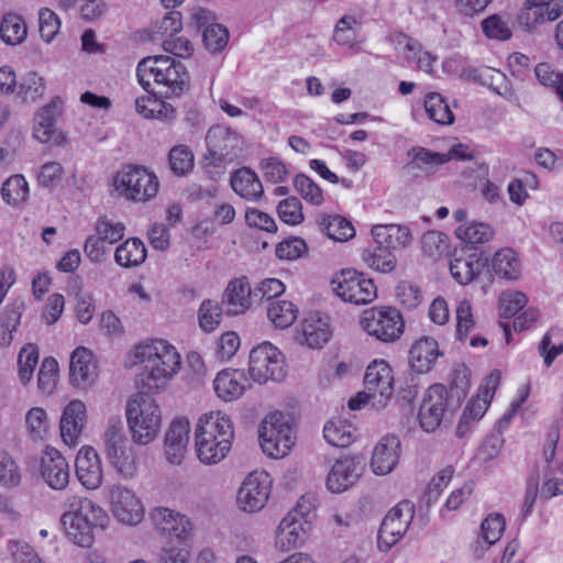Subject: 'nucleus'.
I'll use <instances>...</instances> for the list:
<instances>
[{"label": "nucleus", "instance_id": "nucleus-1", "mask_svg": "<svg viewBox=\"0 0 563 563\" xmlns=\"http://www.w3.org/2000/svg\"><path fill=\"white\" fill-rule=\"evenodd\" d=\"M134 357L141 363H147L146 369L137 378V387L142 394L164 390L181 364L179 353L165 340L136 345Z\"/></svg>", "mask_w": 563, "mask_h": 563}, {"label": "nucleus", "instance_id": "nucleus-2", "mask_svg": "<svg viewBox=\"0 0 563 563\" xmlns=\"http://www.w3.org/2000/svg\"><path fill=\"white\" fill-rule=\"evenodd\" d=\"M136 75L147 92L162 98L179 97L190 88L189 74L185 66L169 56L143 58L137 65Z\"/></svg>", "mask_w": 563, "mask_h": 563}, {"label": "nucleus", "instance_id": "nucleus-3", "mask_svg": "<svg viewBox=\"0 0 563 563\" xmlns=\"http://www.w3.org/2000/svg\"><path fill=\"white\" fill-rule=\"evenodd\" d=\"M66 510L60 521L67 538L76 545L90 548L98 530H104L109 522L107 512L95 501L84 496L67 498Z\"/></svg>", "mask_w": 563, "mask_h": 563}, {"label": "nucleus", "instance_id": "nucleus-4", "mask_svg": "<svg viewBox=\"0 0 563 563\" xmlns=\"http://www.w3.org/2000/svg\"><path fill=\"white\" fill-rule=\"evenodd\" d=\"M233 426L220 411L203 415L196 428L195 446L199 461L206 465L221 462L232 448Z\"/></svg>", "mask_w": 563, "mask_h": 563}, {"label": "nucleus", "instance_id": "nucleus-5", "mask_svg": "<svg viewBox=\"0 0 563 563\" xmlns=\"http://www.w3.org/2000/svg\"><path fill=\"white\" fill-rule=\"evenodd\" d=\"M466 373L467 369H463V377L460 382L454 380L450 390L441 384L428 388L419 409V422L424 431L438 429L446 415L454 411L467 396L470 382Z\"/></svg>", "mask_w": 563, "mask_h": 563}, {"label": "nucleus", "instance_id": "nucleus-6", "mask_svg": "<svg viewBox=\"0 0 563 563\" xmlns=\"http://www.w3.org/2000/svg\"><path fill=\"white\" fill-rule=\"evenodd\" d=\"M150 394H142L129 402L126 407V420L134 443L146 445L154 441L162 424V413Z\"/></svg>", "mask_w": 563, "mask_h": 563}, {"label": "nucleus", "instance_id": "nucleus-7", "mask_svg": "<svg viewBox=\"0 0 563 563\" xmlns=\"http://www.w3.org/2000/svg\"><path fill=\"white\" fill-rule=\"evenodd\" d=\"M113 185L125 199L144 202L154 198L159 188L157 176L143 166H126L117 173Z\"/></svg>", "mask_w": 563, "mask_h": 563}, {"label": "nucleus", "instance_id": "nucleus-8", "mask_svg": "<svg viewBox=\"0 0 563 563\" xmlns=\"http://www.w3.org/2000/svg\"><path fill=\"white\" fill-rule=\"evenodd\" d=\"M258 440L263 452L273 459L288 454L294 445L292 429L282 412L265 417L258 429Z\"/></svg>", "mask_w": 563, "mask_h": 563}, {"label": "nucleus", "instance_id": "nucleus-9", "mask_svg": "<svg viewBox=\"0 0 563 563\" xmlns=\"http://www.w3.org/2000/svg\"><path fill=\"white\" fill-rule=\"evenodd\" d=\"M361 325L369 335L388 343L400 338L405 321L398 309L382 306L363 311Z\"/></svg>", "mask_w": 563, "mask_h": 563}, {"label": "nucleus", "instance_id": "nucleus-10", "mask_svg": "<svg viewBox=\"0 0 563 563\" xmlns=\"http://www.w3.org/2000/svg\"><path fill=\"white\" fill-rule=\"evenodd\" d=\"M249 374L254 382H279L286 376L283 354L269 342L254 347L250 353Z\"/></svg>", "mask_w": 563, "mask_h": 563}, {"label": "nucleus", "instance_id": "nucleus-11", "mask_svg": "<svg viewBox=\"0 0 563 563\" xmlns=\"http://www.w3.org/2000/svg\"><path fill=\"white\" fill-rule=\"evenodd\" d=\"M332 285L336 296L357 306L369 303L377 297L373 280L355 269H342L332 279Z\"/></svg>", "mask_w": 563, "mask_h": 563}, {"label": "nucleus", "instance_id": "nucleus-12", "mask_svg": "<svg viewBox=\"0 0 563 563\" xmlns=\"http://www.w3.org/2000/svg\"><path fill=\"white\" fill-rule=\"evenodd\" d=\"M415 516V505L402 500L385 516L378 530V547L388 551L408 530Z\"/></svg>", "mask_w": 563, "mask_h": 563}, {"label": "nucleus", "instance_id": "nucleus-13", "mask_svg": "<svg viewBox=\"0 0 563 563\" xmlns=\"http://www.w3.org/2000/svg\"><path fill=\"white\" fill-rule=\"evenodd\" d=\"M206 142L208 152L205 161H210L214 167H221L227 161L232 162L241 152V139L229 128H211L207 133Z\"/></svg>", "mask_w": 563, "mask_h": 563}, {"label": "nucleus", "instance_id": "nucleus-14", "mask_svg": "<svg viewBox=\"0 0 563 563\" xmlns=\"http://www.w3.org/2000/svg\"><path fill=\"white\" fill-rule=\"evenodd\" d=\"M407 162L402 166V174L411 181L431 178L440 167L448 163V157L440 152L416 145L407 151Z\"/></svg>", "mask_w": 563, "mask_h": 563}, {"label": "nucleus", "instance_id": "nucleus-15", "mask_svg": "<svg viewBox=\"0 0 563 563\" xmlns=\"http://www.w3.org/2000/svg\"><path fill=\"white\" fill-rule=\"evenodd\" d=\"M364 386L372 394L374 405L385 407L394 394V375L384 360L373 361L366 368Z\"/></svg>", "mask_w": 563, "mask_h": 563}, {"label": "nucleus", "instance_id": "nucleus-16", "mask_svg": "<svg viewBox=\"0 0 563 563\" xmlns=\"http://www.w3.org/2000/svg\"><path fill=\"white\" fill-rule=\"evenodd\" d=\"M271 488L266 472H253L242 483L238 492V504L245 512L261 510L268 500Z\"/></svg>", "mask_w": 563, "mask_h": 563}, {"label": "nucleus", "instance_id": "nucleus-17", "mask_svg": "<svg viewBox=\"0 0 563 563\" xmlns=\"http://www.w3.org/2000/svg\"><path fill=\"white\" fill-rule=\"evenodd\" d=\"M110 504L113 516L122 523L135 526L144 516V508L134 493L121 485L110 489Z\"/></svg>", "mask_w": 563, "mask_h": 563}, {"label": "nucleus", "instance_id": "nucleus-18", "mask_svg": "<svg viewBox=\"0 0 563 563\" xmlns=\"http://www.w3.org/2000/svg\"><path fill=\"white\" fill-rule=\"evenodd\" d=\"M155 529L165 537L187 540L192 530L190 519L169 508L156 507L150 512Z\"/></svg>", "mask_w": 563, "mask_h": 563}, {"label": "nucleus", "instance_id": "nucleus-19", "mask_svg": "<svg viewBox=\"0 0 563 563\" xmlns=\"http://www.w3.org/2000/svg\"><path fill=\"white\" fill-rule=\"evenodd\" d=\"M364 464L357 457L338 460L327 477V487L332 493H342L353 486L361 477Z\"/></svg>", "mask_w": 563, "mask_h": 563}, {"label": "nucleus", "instance_id": "nucleus-20", "mask_svg": "<svg viewBox=\"0 0 563 563\" xmlns=\"http://www.w3.org/2000/svg\"><path fill=\"white\" fill-rule=\"evenodd\" d=\"M41 475L53 489H64L69 483V465L60 452L47 446L41 460Z\"/></svg>", "mask_w": 563, "mask_h": 563}, {"label": "nucleus", "instance_id": "nucleus-21", "mask_svg": "<svg viewBox=\"0 0 563 563\" xmlns=\"http://www.w3.org/2000/svg\"><path fill=\"white\" fill-rule=\"evenodd\" d=\"M87 419L86 406L81 400H71L63 410L59 430L65 444L75 446L85 428Z\"/></svg>", "mask_w": 563, "mask_h": 563}, {"label": "nucleus", "instance_id": "nucleus-22", "mask_svg": "<svg viewBox=\"0 0 563 563\" xmlns=\"http://www.w3.org/2000/svg\"><path fill=\"white\" fill-rule=\"evenodd\" d=\"M98 377L97 364L90 350L79 346L70 356L69 379L79 388L91 386Z\"/></svg>", "mask_w": 563, "mask_h": 563}, {"label": "nucleus", "instance_id": "nucleus-23", "mask_svg": "<svg viewBox=\"0 0 563 563\" xmlns=\"http://www.w3.org/2000/svg\"><path fill=\"white\" fill-rule=\"evenodd\" d=\"M190 424L186 418H177L165 434V454L170 464L179 465L185 459L189 441Z\"/></svg>", "mask_w": 563, "mask_h": 563}, {"label": "nucleus", "instance_id": "nucleus-24", "mask_svg": "<svg viewBox=\"0 0 563 563\" xmlns=\"http://www.w3.org/2000/svg\"><path fill=\"white\" fill-rule=\"evenodd\" d=\"M76 475L88 489H96L102 483V467L97 451L91 446L81 448L76 456Z\"/></svg>", "mask_w": 563, "mask_h": 563}, {"label": "nucleus", "instance_id": "nucleus-25", "mask_svg": "<svg viewBox=\"0 0 563 563\" xmlns=\"http://www.w3.org/2000/svg\"><path fill=\"white\" fill-rule=\"evenodd\" d=\"M399 438L396 435H385L374 448L371 466L375 474L386 475L396 467L399 462Z\"/></svg>", "mask_w": 563, "mask_h": 563}, {"label": "nucleus", "instance_id": "nucleus-26", "mask_svg": "<svg viewBox=\"0 0 563 563\" xmlns=\"http://www.w3.org/2000/svg\"><path fill=\"white\" fill-rule=\"evenodd\" d=\"M310 529L308 521H299L292 516H286L277 528L276 547L283 552L291 551L305 542Z\"/></svg>", "mask_w": 563, "mask_h": 563}, {"label": "nucleus", "instance_id": "nucleus-27", "mask_svg": "<svg viewBox=\"0 0 563 563\" xmlns=\"http://www.w3.org/2000/svg\"><path fill=\"white\" fill-rule=\"evenodd\" d=\"M250 386L243 371L225 368L218 373L213 388L219 398L232 401L240 398Z\"/></svg>", "mask_w": 563, "mask_h": 563}, {"label": "nucleus", "instance_id": "nucleus-28", "mask_svg": "<svg viewBox=\"0 0 563 563\" xmlns=\"http://www.w3.org/2000/svg\"><path fill=\"white\" fill-rule=\"evenodd\" d=\"M253 301V289L246 277L231 280L222 298V303L225 306L229 314L244 313Z\"/></svg>", "mask_w": 563, "mask_h": 563}, {"label": "nucleus", "instance_id": "nucleus-29", "mask_svg": "<svg viewBox=\"0 0 563 563\" xmlns=\"http://www.w3.org/2000/svg\"><path fill=\"white\" fill-rule=\"evenodd\" d=\"M439 356H442L439 344L430 336H423L415 341L409 351L410 365L418 373H428Z\"/></svg>", "mask_w": 563, "mask_h": 563}, {"label": "nucleus", "instance_id": "nucleus-30", "mask_svg": "<svg viewBox=\"0 0 563 563\" xmlns=\"http://www.w3.org/2000/svg\"><path fill=\"white\" fill-rule=\"evenodd\" d=\"M330 336L331 330L328 322L320 317L311 316L302 323L301 330L296 334V340L311 349H320L329 341Z\"/></svg>", "mask_w": 563, "mask_h": 563}, {"label": "nucleus", "instance_id": "nucleus-31", "mask_svg": "<svg viewBox=\"0 0 563 563\" xmlns=\"http://www.w3.org/2000/svg\"><path fill=\"white\" fill-rule=\"evenodd\" d=\"M374 240L391 251L406 247L411 241L410 230L399 224H379L372 229Z\"/></svg>", "mask_w": 563, "mask_h": 563}, {"label": "nucleus", "instance_id": "nucleus-32", "mask_svg": "<svg viewBox=\"0 0 563 563\" xmlns=\"http://www.w3.org/2000/svg\"><path fill=\"white\" fill-rule=\"evenodd\" d=\"M230 183L233 191L246 200L256 201L264 194L261 180L250 168L234 172Z\"/></svg>", "mask_w": 563, "mask_h": 563}, {"label": "nucleus", "instance_id": "nucleus-33", "mask_svg": "<svg viewBox=\"0 0 563 563\" xmlns=\"http://www.w3.org/2000/svg\"><path fill=\"white\" fill-rule=\"evenodd\" d=\"M363 15L361 13L344 14L335 24L333 40L339 45L354 47L361 33Z\"/></svg>", "mask_w": 563, "mask_h": 563}, {"label": "nucleus", "instance_id": "nucleus-34", "mask_svg": "<svg viewBox=\"0 0 563 563\" xmlns=\"http://www.w3.org/2000/svg\"><path fill=\"white\" fill-rule=\"evenodd\" d=\"M62 102L56 99L45 106L35 117L34 137L41 143L48 142L54 132Z\"/></svg>", "mask_w": 563, "mask_h": 563}, {"label": "nucleus", "instance_id": "nucleus-35", "mask_svg": "<svg viewBox=\"0 0 563 563\" xmlns=\"http://www.w3.org/2000/svg\"><path fill=\"white\" fill-rule=\"evenodd\" d=\"M323 437L332 446L347 448L356 439V429L346 420L333 419L325 423Z\"/></svg>", "mask_w": 563, "mask_h": 563}, {"label": "nucleus", "instance_id": "nucleus-36", "mask_svg": "<svg viewBox=\"0 0 563 563\" xmlns=\"http://www.w3.org/2000/svg\"><path fill=\"white\" fill-rule=\"evenodd\" d=\"M362 258L368 267L380 273L393 272L397 264L394 251L375 240L374 245L363 251Z\"/></svg>", "mask_w": 563, "mask_h": 563}, {"label": "nucleus", "instance_id": "nucleus-37", "mask_svg": "<svg viewBox=\"0 0 563 563\" xmlns=\"http://www.w3.org/2000/svg\"><path fill=\"white\" fill-rule=\"evenodd\" d=\"M486 264L487 258L481 260L475 255H470L466 258L454 256L450 262V272L459 284L467 285L479 274Z\"/></svg>", "mask_w": 563, "mask_h": 563}, {"label": "nucleus", "instance_id": "nucleus-38", "mask_svg": "<svg viewBox=\"0 0 563 563\" xmlns=\"http://www.w3.org/2000/svg\"><path fill=\"white\" fill-rule=\"evenodd\" d=\"M146 258V247L136 238L129 239L120 244L114 252V261L118 265L130 268L141 265Z\"/></svg>", "mask_w": 563, "mask_h": 563}, {"label": "nucleus", "instance_id": "nucleus-39", "mask_svg": "<svg viewBox=\"0 0 563 563\" xmlns=\"http://www.w3.org/2000/svg\"><path fill=\"white\" fill-rule=\"evenodd\" d=\"M496 275L508 280L517 279L521 274V264L512 249L504 247L497 251L492 261Z\"/></svg>", "mask_w": 563, "mask_h": 563}, {"label": "nucleus", "instance_id": "nucleus-40", "mask_svg": "<svg viewBox=\"0 0 563 563\" xmlns=\"http://www.w3.org/2000/svg\"><path fill=\"white\" fill-rule=\"evenodd\" d=\"M426 112L432 121L442 125H450L454 122V114L442 95L430 92L424 99Z\"/></svg>", "mask_w": 563, "mask_h": 563}, {"label": "nucleus", "instance_id": "nucleus-41", "mask_svg": "<svg viewBox=\"0 0 563 563\" xmlns=\"http://www.w3.org/2000/svg\"><path fill=\"white\" fill-rule=\"evenodd\" d=\"M0 192L8 205L18 207L27 200L29 184L22 175H13L2 184Z\"/></svg>", "mask_w": 563, "mask_h": 563}, {"label": "nucleus", "instance_id": "nucleus-42", "mask_svg": "<svg viewBox=\"0 0 563 563\" xmlns=\"http://www.w3.org/2000/svg\"><path fill=\"white\" fill-rule=\"evenodd\" d=\"M103 443L104 454L107 457L115 455V453L129 446L124 433V426L120 419L111 418L108 421L107 430L103 435Z\"/></svg>", "mask_w": 563, "mask_h": 563}, {"label": "nucleus", "instance_id": "nucleus-43", "mask_svg": "<svg viewBox=\"0 0 563 563\" xmlns=\"http://www.w3.org/2000/svg\"><path fill=\"white\" fill-rule=\"evenodd\" d=\"M27 31L23 19L16 14H7L0 24V37L10 45L22 43L26 37Z\"/></svg>", "mask_w": 563, "mask_h": 563}, {"label": "nucleus", "instance_id": "nucleus-44", "mask_svg": "<svg viewBox=\"0 0 563 563\" xmlns=\"http://www.w3.org/2000/svg\"><path fill=\"white\" fill-rule=\"evenodd\" d=\"M455 234L459 239L475 249L477 244L490 241L494 231L487 223L472 222L457 228Z\"/></svg>", "mask_w": 563, "mask_h": 563}, {"label": "nucleus", "instance_id": "nucleus-45", "mask_svg": "<svg viewBox=\"0 0 563 563\" xmlns=\"http://www.w3.org/2000/svg\"><path fill=\"white\" fill-rule=\"evenodd\" d=\"M322 231L332 240L344 242L355 235L352 223L340 216H328L320 223Z\"/></svg>", "mask_w": 563, "mask_h": 563}, {"label": "nucleus", "instance_id": "nucleus-46", "mask_svg": "<svg viewBox=\"0 0 563 563\" xmlns=\"http://www.w3.org/2000/svg\"><path fill=\"white\" fill-rule=\"evenodd\" d=\"M298 309L287 300L274 301L267 308L268 319L278 328L290 327L297 319Z\"/></svg>", "mask_w": 563, "mask_h": 563}, {"label": "nucleus", "instance_id": "nucleus-47", "mask_svg": "<svg viewBox=\"0 0 563 563\" xmlns=\"http://www.w3.org/2000/svg\"><path fill=\"white\" fill-rule=\"evenodd\" d=\"M194 162V154L187 145H175L168 153L169 167L177 176H185L191 172Z\"/></svg>", "mask_w": 563, "mask_h": 563}, {"label": "nucleus", "instance_id": "nucleus-48", "mask_svg": "<svg viewBox=\"0 0 563 563\" xmlns=\"http://www.w3.org/2000/svg\"><path fill=\"white\" fill-rule=\"evenodd\" d=\"M489 404L490 401H486V398L479 394H477L468 401L456 428V433L459 437H463V434L468 429L470 422L477 421L484 416Z\"/></svg>", "mask_w": 563, "mask_h": 563}, {"label": "nucleus", "instance_id": "nucleus-49", "mask_svg": "<svg viewBox=\"0 0 563 563\" xmlns=\"http://www.w3.org/2000/svg\"><path fill=\"white\" fill-rule=\"evenodd\" d=\"M25 426L33 440H43L49 429L46 411L42 407H33L25 415Z\"/></svg>", "mask_w": 563, "mask_h": 563}, {"label": "nucleus", "instance_id": "nucleus-50", "mask_svg": "<svg viewBox=\"0 0 563 563\" xmlns=\"http://www.w3.org/2000/svg\"><path fill=\"white\" fill-rule=\"evenodd\" d=\"M482 29L488 38L507 41L511 37L512 31L507 16L493 14L482 21Z\"/></svg>", "mask_w": 563, "mask_h": 563}, {"label": "nucleus", "instance_id": "nucleus-51", "mask_svg": "<svg viewBox=\"0 0 563 563\" xmlns=\"http://www.w3.org/2000/svg\"><path fill=\"white\" fill-rule=\"evenodd\" d=\"M222 319V308L218 301L203 300L198 310L199 327L207 333L217 329Z\"/></svg>", "mask_w": 563, "mask_h": 563}, {"label": "nucleus", "instance_id": "nucleus-52", "mask_svg": "<svg viewBox=\"0 0 563 563\" xmlns=\"http://www.w3.org/2000/svg\"><path fill=\"white\" fill-rule=\"evenodd\" d=\"M107 459L117 470V472L123 477L131 478L136 474V453L132 446H126L125 449L115 453V455H111Z\"/></svg>", "mask_w": 563, "mask_h": 563}, {"label": "nucleus", "instance_id": "nucleus-53", "mask_svg": "<svg viewBox=\"0 0 563 563\" xmlns=\"http://www.w3.org/2000/svg\"><path fill=\"white\" fill-rule=\"evenodd\" d=\"M19 377L23 384L32 378L35 366L38 363V350L33 344H26L19 353Z\"/></svg>", "mask_w": 563, "mask_h": 563}, {"label": "nucleus", "instance_id": "nucleus-54", "mask_svg": "<svg viewBox=\"0 0 563 563\" xmlns=\"http://www.w3.org/2000/svg\"><path fill=\"white\" fill-rule=\"evenodd\" d=\"M534 74L541 85L555 89L563 100V73L556 71L549 63H539Z\"/></svg>", "mask_w": 563, "mask_h": 563}, {"label": "nucleus", "instance_id": "nucleus-55", "mask_svg": "<svg viewBox=\"0 0 563 563\" xmlns=\"http://www.w3.org/2000/svg\"><path fill=\"white\" fill-rule=\"evenodd\" d=\"M202 37L205 46L209 52L219 53L228 44L229 32L224 26L211 23L203 30Z\"/></svg>", "mask_w": 563, "mask_h": 563}, {"label": "nucleus", "instance_id": "nucleus-56", "mask_svg": "<svg viewBox=\"0 0 563 563\" xmlns=\"http://www.w3.org/2000/svg\"><path fill=\"white\" fill-rule=\"evenodd\" d=\"M277 213L279 219L287 224L297 225L303 221L302 206L297 197L279 201Z\"/></svg>", "mask_w": 563, "mask_h": 563}, {"label": "nucleus", "instance_id": "nucleus-57", "mask_svg": "<svg viewBox=\"0 0 563 563\" xmlns=\"http://www.w3.org/2000/svg\"><path fill=\"white\" fill-rule=\"evenodd\" d=\"M294 187L306 201L316 206L322 203L323 196L321 188L308 176L298 174L294 179Z\"/></svg>", "mask_w": 563, "mask_h": 563}, {"label": "nucleus", "instance_id": "nucleus-58", "mask_svg": "<svg viewBox=\"0 0 563 563\" xmlns=\"http://www.w3.org/2000/svg\"><path fill=\"white\" fill-rule=\"evenodd\" d=\"M60 21L57 14L48 8H42L38 12V31L41 37L49 43L58 33Z\"/></svg>", "mask_w": 563, "mask_h": 563}, {"label": "nucleus", "instance_id": "nucleus-59", "mask_svg": "<svg viewBox=\"0 0 563 563\" xmlns=\"http://www.w3.org/2000/svg\"><path fill=\"white\" fill-rule=\"evenodd\" d=\"M58 373V364L53 357H45L41 364L37 377L38 388L51 394L55 387V380Z\"/></svg>", "mask_w": 563, "mask_h": 563}, {"label": "nucleus", "instance_id": "nucleus-60", "mask_svg": "<svg viewBox=\"0 0 563 563\" xmlns=\"http://www.w3.org/2000/svg\"><path fill=\"white\" fill-rule=\"evenodd\" d=\"M482 529V536L484 541L492 545L496 543L504 530H505V518L500 514H492L489 515L481 526Z\"/></svg>", "mask_w": 563, "mask_h": 563}, {"label": "nucleus", "instance_id": "nucleus-61", "mask_svg": "<svg viewBox=\"0 0 563 563\" xmlns=\"http://www.w3.org/2000/svg\"><path fill=\"white\" fill-rule=\"evenodd\" d=\"M96 230L103 241L114 244L124 236L125 225L122 222H114L103 217L97 221Z\"/></svg>", "mask_w": 563, "mask_h": 563}, {"label": "nucleus", "instance_id": "nucleus-62", "mask_svg": "<svg viewBox=\"0 0 563 563\" xmlns=\"http://www.w3.org/2000/svg\"><path fill=\"white\" fill-rule=\"evenodd\" d=\"M528 302L523 292H504L499 299V311L501 318H511L520 311Z\"/></svg>", "mask_w": 563, "mask_h": 563}, {"label": "nucleus", "instance_id": "nucleus-63", "mask_svg": "<svg viewBox=\"0 0 563 563\" xmlns=\"http://www.w3.org/2000/svg\"><path fill=\"white\" fill-rule=\"evenodd\" d=\"M479 84L488 87L499 96H505L509 91L505 74L490 67H483V74L479 76Z\"/></svg>", "mask_w": 563, "mask_h": 563}, {"label": "nucleus", "instance_id": "nucleus-64", "mask_svg": "<svg viewBox=\"0 0 563 563\" xmlns=\"http://www.w3.org/2000/svg\"><path fill=\"white\" fill-rule=\"evenodd\" d=\"M396 297L399 303L406 309H415L422 301V294L418 286L401 282L396 288Z\"/></svg>", "mask_w": 563, "mask_h": 563}]
</instances>
